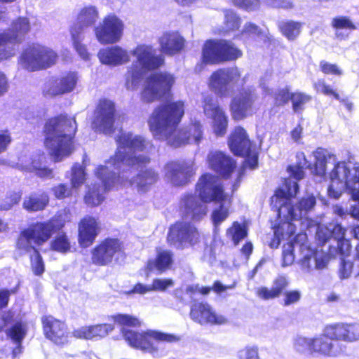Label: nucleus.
Here are the masks:
<instances>
[{"label": "nucleus", "instance_id": "nucleus-1", "mask_svg": "<svg viewBox=\"0 0 359 359\" xmlns=\"http://www.w3.org/2000/svg\"><path fill=\"white\" fill-rule=\"evenodd\" d=\"M118 147L114 157L104 165H99L95 174L102 185L89 187L84 200L89 205H98L104 201V194L118 184H127L136 189L140 194L147 192L158 180V173L152 168L141 170L136 177L128 181L125 167H142L150 162L146 154L152 144L140 135L121 132L116 139Z\"/></svg>", "mask_w": 359, "mask_h": 359}, {"label": "nucleus", "instance_id": "nucleus-2", "mask_svg": "<svg viewBox=\"0 0 359 359\" xmlns=\"http://www.w3.org/2000/svg\"><path fill=\"white\" fill-rule=\"evenodd\" d=\"M345 229L337 222L327 225H318L316 236L323 244L328 242V252L317 251L312 249L307 243L305 233H299L290 243L283 245L282 266L286 267L293 264L294 255L293 251L298 249L302 258L298 262L304 273H311L313 270L326 269L331 257L341 255L348 256L351 252L349 240L344 238Z\"/></svg>", "mask_w": 359, "mask_h": 359}, {"label": "nucleus", "instance_id": "nucleus-3", "mask_svg": "<svg viewBox=\"0 0 359 359\" xmlns=\"http://www.w3.org/2000/svg\"><path fill=\"white\" fill-rule=\"evenodd\" d=\"M299 190L297 182L288 178L285 180L282 187L279 188L271 197V206L276 208L282 222L273 226L274 238L270 243L271 248H277L282 239H289L295 232L296 221L304 228H311L316 224L309 219V215L314 210L316 198L313 194H307L295 204L291 202V198L296 196Z\"/></svg>", "mask_w": 359, "mask_h": 359}, {"label": "nucleus", "instance_id": "nucleus-4", "mask_svg": "<svg viewBox=\"0 0 359 359\" xmlns=\"http://www.w3.org/2000/svg\"><path fill=\"white\" fill-rule=\"evenodd\" d=\"M184 113V104L182 101L167 102L158 106L148 121L154 137L165 140L175 147L189 143L198 144L203 136L199 121H194L176 130Z\"/></svg>", "mask_w": 359, "mask_h": 359}, {"label": "nucleus", "instance_id": "nucleus-5", "mask_svg": "<svg viewBox=\"0 0 359 359\" xmlns=\"http://www.w3.org/2000/svg\"><path fill=\"white\" fill-rule=\"evenodd\" d=\"M196 189L201 200L194 195H186L182 199L183 217L185 219L200 220L207 213L205 203L218 202L219 208H215L211 215L215 231H217L219 224L229 216V201L224 193L222 183L217 177L205 174L200 178Z\"/></svg>", "mask_w": 359, "mask_h": 359}, {"label": "nucleus", "instance_id": "nucleus-6", "mask_svg": "<svg viewBox=\"0 0 359 359\" xmlns=\"http://www.w3.org/2000/svg\"><path fill=\"white\" fill-rule=\"evenodd\" d=\"M76 130L74 118L65 115L49 119L45 125V145L55 161H62L73 151V137Z\"/></svg>", "mask_w": 359, "mask_h": 359}, {"label": "nucleus", "instance_id": "nucleus-7", "mask_svg": "<svg viewBox=\"0 0 359 359\" xmlns=\"http://www.w3.org/2000/svg\"><path fill=\"white\" fill-rule=\"evenodd\" d=\"M331 183L327 192L330 197L339 198L344 191L351 194L354 201L359 202V166L352 168L346 162L338 163L330 173ZM352 217L359 219V205L351 206ZM355 238L359 240V225L353 230Z\"/></svg>", "mask_w": 359, "mask_h": 359}, {"label": "nucleus", "instance_id": "nucleus-8", "mask_svg": "<svg viewBox=\"0 0 359 359\" xmlns=\"http://www.w3.org/2000/svg\"><path fill=\"white\" fill-rule=\"evenodd\" d=\"M131 54L135 57L136 60L127 68L125 86L128 90H134L140 86L145 72L161 67L164 58L157 55L152 46L144 44L137 45L131 51Z\"/></svg>", "mask_w": 359, "mask_h": 359}, {"label": "nucleus", "instance_id": "nucleus-9", "mask_svg": "<svg viewBox=\"0 0 359 359\" xmlns=\"http://www.w3.org/2000/svg\"><path fill=\"white\" fill-rule=\"evenodd\" d=\"M121 332L131 347L149 353L156 358L160 357L163 353L159 342L172 343L180 340L177 335L151 330L139 332L123 327Z\"/></svg>", "mask_w": 359, "mask_h": 359}, {"label": "nucleus", "instance_id": "nucleus-10", "mask_svg": "<svg viewBox=\"0 0 359 359\" xmlns=\"http://www.w3.org/2000/svg\"><path fill=\"white\" fill-rule=\"evenodd\" d=\"M61 227L62 225L54 219L32 224L20 233L17 241V249L22 255L29 252L34 254V250H37L33 244L41 245Z\"/></svg>", "mask_w": 359, "mask_h": 359}, {"label": "nucleus", "instance_id": "nucleus-11", "mask_svg": "<svg viewBox=\"0 0 359 359\" xmlns=\"http://www.w3.org/2000/svg\"><path fill=\"white\" fill-rule=\"evenodd\" d=\"M315 158V163L313 167L311 164L306 160L304 153L299 152L297 154V165H290L287 168V171L290 173L292 179L296 182L302 180L304 177V172L303 169L304 168H309L311 172L314 175L323 177L326 172V164L327 163H333L335 166L343 161L336 163L337 158L334 154L330 153L327 149L323 148H318L313 152ZM334 169L332 170V171Z\"/></svg>", "mask_w": 359, "mask_h": 359}, {"label": "nucleus", "instance_id": "nucleus-12", "mask_svg": "<svg viewBox=\"0 0 359 359\" xmlns=\"http://www.w3.org/2000/svg\"><path fill=\"white\" fill-rule=\"evenodd\" d=\"M57 60V53L50 48L39 43H32L23 50L18 65L29 72L50 67Z\"/></svg>", "mask_w": 359, "mask_h": 359}, {"label": "nucleus", "instance_id": "nucleus-13", "mask_svg": "<svg viewBox=\"0 0 359 359\" xmlns=\"http://www.w3.org/2000/svg\"><path fill=\"white\" fill-rule=\"evenodd\" d=\"M241 72L237 67L220 69L211 75L210 88L218 95L229 96L234 88L243 86L245 77L241 79Z\"/></svg>", "mask_w": 359, "mask_h": 359}, {"label": "nucleus", "instance_id": "nucleus-14", "mask_svg": "<svg viewBox=\"0 0 359 359\" xmlns=\"http://www.w3.org/2000/svg\"><path fill=\"white\" fill-rule=\"evenodd\" d=\"M29 29L28 19L19 18L13 22L10 31L0 33V61L15 55V44L20 43Z\"/></svg>", "mask_w": 359, "mask_h": 359}, {"label": "nucleus", "instance_id": "nucleus-15", "mask_svg": "<svg viewBox=\"0 0 359 359\" xmlns=\"http://www.w3.org/2000/svg\"><path fill=\"white\" fill-rule=\"evenodd\" d=\"M241 51L225 40H208L203 48V60L206 63L234 60L240 57Z\"/></svg>", "mask_w": 359, "mask_h": 359}, {"label": "nucleus", "instance_id": "nucleus-16", "mask_svg": "<svg viewBox=\"0 0 359 359\" xmlns=\"http://www.w3.org/2000/svg\"><path fill=\"white\" fill-rule=\"evenodd\" d=\"M175 82V79L168 73H155L147 78L142 98L144 101L150 102L158 100L170 90Z\"/></svg>", "mask_w": 359, "mask_h": 359}, {"label": "nucleus", "instance_id": "nucleus-17", "mask_svg": "<svg viewBox=\"0 0 359 359\" xmlns=\"http://www.w3.org/2000/svg\"><path fill=\"white\" fill-rule=\"evenodd\" d=\"M123 27L121 20L115 15H109L95 27L94 31L100 43L109 44L116 43L121 39Z\"/></svg>", "mask_w": 359, "mask_h": 359}, {"label": "nucleus", "instance_id": "nucleus-18", "mask_svg": "<svg viewBox=\"0 0 359 359\" xmlns=\"http://www.w3.org/2000/svg\"><path fill=\"white\" fill-rule=\"evenodd\" d=\"M198 232L196 227L187 222H177L170 228L168 241L178 249L194 245L198 242Z\"/></svg>", "mask_w": 359, "mask_h": 359}, {"label": "nucleus", "instance_id": "nucleus-19", "mask_svg": "<svg viewBox=\"0 0 359 359\" xmlns=\"http://www.w3.org/2000/svg\"><path fill=\"white\" fill-rule=\"evenodd\" d=\"M114 103L107 99L100 100L95 111L92 128L100 133H109L115 121Z\"/></svg>", "mask_w": 359, "mask_h": 359}, {"label": "nucleus", "instance_id": "nucleus-20", "mask_svg": "<svg viewBox=\"0 0 359 359\" xmlns=\"http://www.w3.org/2000/svg\"><path fill=\"white\" fill-rule=\"evenodd\" d=\"M257 100V95L252 88H243L233 98L230 109L233 118L241 120L251 114L254 111V103Z\"/></svg>", "mask_w": 359, "mask_h": 359}, {"label": "nucleus", "instance_id": "nucleus-21", "mask_svg": "<svg viewBox=\"0 0 359 359\" xmlns=\"http://www.w3.org/2000/svg\"><path fill=\"white\" fill-rule=\"evenodd\" d=\"M203 108L205 115L212 119L214 133L217 136L226 133L228 119L217 100L210 95H203Z\"/></svg>", "mask_w": 359, "mask_h": 359}, {"label": "nucleus", "instance_id": "nucleus-22", "mask_svg": "<svg viewBox=\"0 0 359 359\" xmlns=\"http://www.w3.org/2000/svg\"><path fill=\"white\" fill-rule=\"evenodd\" d=\"M79 81L78 74L69 72L60 77L49 80L44 86L43 94L46 97H53L73 91Z\"/></svg>", "mask_w": 359, "mask_h": 359}, {"label": "nucleus", "instance_id": "nucleus-23", "mask_svg": "<svg viewBox=\"0 0 359 359\" xmlns=\"http://www.w3.org/2000/svg\"><path fill=\"white\" fill-rule=\"evenodd\" d=\"M191 319L201 325H222L227 323V318L217 313L207 303H194L190 311Z\"/></svg>", "mask_w": 359, "mask_h": 359}, {"label": "nucleus", "instance_id": "nucleus-24", "mask_svg": "<svg viewBox=\"0 0 359 359\" xmlns=\"http://www.w3.org/2000/svg\"><path fill=\"white\" fill-rule=\"evenodd\" d=\"M195 171L194 162H169L164 167L165 176L175 186L186 184Z\"/></svg>", "mask_w": 359, "mask_h": 359}, {"label": "nucleus", "instance_id": "nucleus-25", "mask_svg": "<svg viewBox=\"0 0 359 359\" xmlns=\"http://www.w3.org/2000/svg\"><path fill=\"white\" fill-rule=\"evenodd\" d=\"M122 253L120 241L117 239H106L92 251V262L97 265H107L113 257Z\"/></svg>", "mask_w": 359, "mask_h": 359}, {"label": "nucleus", "instance_id": "nucleus-26", "mask_svg": "<svg viewBox=\"0 0 359 359\" xmlns=\"http://www.w3.org/2000/svg\"><path fill=\"white\" fill-rule=\"evenodd\" d=\"M43 332L47 339L57 345H63L69 341V334L64 322L51 316L42 318Z\"/></svg>", "mask_w": 359, "mask_h": 359}, {"label": "nucleus", "instance_id": "nucleus-27", "mask_svg": "<svg viewBox=\"0 0 359 359\" xmlns=\"http://www.w3.org/2000/svg\"><path fill=\"white\" fill-rule=\"evenodd\" d=\"M325 332L330 339L354 342L359 340V323H335L326 327Z\"/></svg>", "mask_w": 359, "mask_h": 359}, {"label": "nucleus", "instance_id": "nucleus-28", "mask_svg": "<svg viewBox=\"0 0 359 359\" xmlns=\"http://www.w3.org/2000/svg\"><path fill=\"white\" fill-rule=\"evenodd\" d=\"M210 168L223 177H229L234 171L236 161L229 155L220 151H211L208 155Z\"/></svg>", "mask_w": 359, "mask_h": 359}, {"label": "nucleus", "instance_id": "nucleus-29", "mask_svg": "<svg viewBox=\"0 0 359 359\" xmlns=\"http://www.w3.org/2000/svg\"><path fill=\"white\" fill-rule=\"evenodd\" d=\"M97 57L102 64L111 67L120 66L130 60V53L119 46L100 49Z\"/></svg>", "mask_w": 359, "mask_h": 359}, {"label": "nucleus", "instance_id": "nucleus-30", "mask_svg": "<svg viewBox=\"0 0 359 359\" xmlns=\"http://www.w3.org/2000/svg\"><path fill=\"white\" fill-rule=\"evenodd\" d=\"M114 329L113 325L107 323L86 325L74 329L72 335L76 339L97 341L106 337Z\"/></svg>", "mask_w": 359, "mask_h": 359}, {"label": "nucleus", "instance_id": "nucleus-31", "mask_svg": "<svg viewBox=\"0 0 359 359\" xmlns=\"http://www.w3.org/2000/svg\"><path fill=\"white\" fill-rule=\"evenodd\" d=\"M173 262V254L170 250H157L155 258L149 259L145 266L147 276L149 273L162 274L170 269Z\"/></svg>", "mask_w": 359, "mask_h": 359}, {"label": "nucleus", "instance_id": "nucleus-32", "mask_svg": "<svg viewBox=\"0 0 359 359\" xmlns=\"http://www.w3.org/2000/svg\"><path fill=\"white\" fill-rule=\"evenodd\" d=\"M45 159L43 154H36L28 159L25 156L20 157L19 163L23 169L34 172L39 177L51 178L53 177V171L46 166Z\"/></svg>", "mask_w": 359, "mask_h": 359}, {"label": "nucleus", "instance_id": "nucleus-33", "mask_svg": "<svg viewBox=\"0 0 359 359\" xmlns=\"http://www.w3.org/2000/svg\"><path fill=\"white\" fill-rule=\"evenodd\" d=\"M229 146L231 151L236 155L249 154L252 144L248 138L246 131L241 127H236L229 139Z\"/></svg>", "mask_w": 359, "mask_h": 359}, {"label": "nucleus", "instance_id": "nucleus-34", "mask_svg": "<svg viewBox=\"0 0 359 359\" xmlns=\"http://www.w3.org/2000/svg\"><path fill=\"white\" fill-rule=\"evenodd\" d=\"M327 332L313 338L312 354L325 357H336L340 354L341 349L339 344L331 341Z\"/></svg>", "mask_w": 359, "mask_h": 359}, {"label": "nucleus", "instance_id": "nucleus-35", "mask_svg": "<svg viewBox=\"0 0 359 359\" xmlns=\"http://www.w3.org/2000/svg\"><path fill=\"white\" fill-rule=\"evenodd\" d=\"M289 285L290 280L287 276L278 275L273 280L271 288L261 286L257 289L256 294L258 297L264 300L273 299L283 294L284 290Z\"/></svg>", "mask_w": 359, "mask_h": 359}, {"label": "nucleus", "instance_id": "nucleus-36", "mask_svg": "<svg viewBox=\"0 0 359 359\" xmlns=\"http://www.w3.org/2000/svg\"><path fill=\"white\" fill-rule=\"evenodd\" d=\"M98 234V224L92 217H86L79 224V243L83 248L90 245Z\"/></svg>", "mask_w": 359, "mask_h": 359}, {"label": "nucleus", "instance_id": "nucleus-37", "mask_svg": "<svg viewBox=\"0 0 359 359\" xmlns=\"http://www.w3.org/2000/svg\"><path fill=\"white\" fill-rule=\"evenodd\" d=\"M98 18L99 13L95 6H86L79 11L76 22L72 29H78L83 32L84 34H87L88 28L95 23Z\"/></svg>", "mask_w": 359, "mask_h": 359}, {"label": "nucleus", "instance_id": "nucleus-38", "mask_svg": "<svg viewBox=\"0 0 359 359\" xmlns=\"http://www.w3.org/2000/svg\"><path fill=\"white\" fill-rule=\"evenodd\" d=\"M159 43L163 53L174 55L183 48L184 40L177 32H166L160 37Z\"/></svg>", "mask_w": 359, "mask_h": 359}, {"label": "nucleus", "instance_id": "nucleus-39", "mask_svg": "<svg viewBox=\"0 0 359 359\" xmlns=\"http://www.w3.org/2000/svg\"><path fill=\"white\" fill-rule=\"evenodd\" d=\"M6 334L17 344V346L13 350V355L15 358L22 352L21 343L26 335V330L21 323H16L6 330Z\"/></svg>", "mask_w": 359, "mask_h": 359}, {"label": "nucleus", "instance_id": "nucleus-40", "mask_svg": "<svg viewBox=\"0 0 359 359\" xmlns=\"http://www.w3.org/2000/svg\"><path fill=\"white\" fill-rule=\"evenodd\" d=\"M313 87L317 93H322L325 95H332L336 100L341 102L348 111H351L353 104L346 98H341L339 95L332 89V88L327 84L323 79H318L313 83Z\"/></svg>", "mask_w": 359, "mask_h": 359}, {"label": "nucleus", "instance_id": "nucleus-41", "mask_svg": "<svg viewBox=\"0 0 359 359\" xmlns=\"http://www.w3.org/2000/svg\"><path fill=\"white\" fill-rule=\"evenodd\" d=\"M48 203V196L43 193L41 194H32L25 198L23 203L24 208L29 211H39L43 210Z\"/></svg>", "mask_w": 359, "mask_h": 359}, {"label": "nucleus", "instance_id": "nucleus-42", "mask_svg": "<svg viewBox=\"0 0 359 359\" xmlns=\"http://www.w3.org/2000/svg\"><path fill=\"white\" fill-rule=\"evenodd\" d=\"M71 36L74 47L78 54L82 59L85 60H88L90 55L86 47L82 44V41L84 40L86 34H84L83 32L78 29H71Z\"/></svg>", "mask_w": 359, "mask_h": 359}, {"label": "nucleus", "instance_id": "nucleus-43", "mask_svg": "<svg viewBox=\"0 0 359 359\" xmlns=\"http://www.w3.org/2000/svg\"><path fill=\"white\" fill-rule=\"evenodd\" d=\"M278 27L288 40H294L300 34L302 24L291 20L281 21L278 23Z\"/></svg>", "mask_w": 359, "mask_h": 359}, {"label": "nucleus", "instance_id": "nucleus-44", "mask_svg": "<svg viewBox=\"0 0 359 359\" xmlns=\"http://www.w3.org/2000/svg\"><path fill=\"white\" fill-rule=\"evenodd\" d=\"M226 236L236 245L241 240L247 236V229L245 225L234 222L232 226L226 230Z\"/></svg>", "mask_w": 359, "mask_h": 359}, {"label": "nucleus", "instance_id": "nucleus-45", "mask_svg": "<svg viewBox=\"0 0 359 359\" xmlns=\"http://www.w3.org/2000/svg\"><path fill=\"white\" fill-rule=\"evenodd\" d=\"M293 348L299 353L312 354L313 338L297 336L293 339Z\"/></svg>", "mask_w": 359, "mask_h": 359}, {"label": "nucleus", "instance_id": "nucleus-46", "mask_svg": "<svg viewBox=\"0 0 359 359\" xmlns=\"http://www.w3.org/2000/svg\"><path fill=\"white\" fill-rule=\"evenodd\" d=\"M311 100V97L303 93H294L291 94L292 109L294 112L299 113L304 109V105Z\"/></svg>", "mask_w": 359, "mask_h": 359}, {"label": "nucleus", "instance_id": "nucleus-47", "mask_svg": "<svg viewBox=\"0 0 359 359\" xmlns=\"http://www.w3.org/2000/svg\"><path fill=\"white\" fill-rule=\"evenodd\" d=\"M85 177L86 173L83 168L78 163L74 164L72 168L71 182L72 187L77 189L82 185L85 181Z\"/></svg>", "mask_w": 359, "mask_h": 359}, {"label": "nucleus", "instance_id": "nucleus-48", "mask_svg": "<svg viewBox=\"0 0 359 359\" xmlns=\"http://www.w3.org/2000/svg\"><path fill=\"white\" fill-rule=\"evenodd\" d=\"M51 248L60 252H67L70 248V243L67 236L62 233L56 236L51 243Z\"/></svg>", "mask_w": 359, "mask_h": 359}, {"label": "nucleus", "instance_id": "nucleus-49", "mask_svg": "<svg viewBox=\"0 0 359 359\" xmlns=\"http://www.w3.org/2000/svg\"><path fill=\"white\" fill-rule=\"evenodd\" d=\"M114 321L121 325L136 327L140 325V320L128 314H117L112 316Z\"/></svg>", "mask_w": 359, "mask_h": 359}, {"label": "nucleus", "instance_id": "nucleus-50", "mask_svg": "<svg viewBox=\"0 0 359 359\" xmlns=\"http://www.w3.org/2000/svg\"><path fill=\"white\" fill-rule=\"evenodd\" d=\"M224 16L226 31L234 30L239 27L241 19L235 12L231 10H226Z\"/></svg>", "mask_w": 359, "mask_h": 359}, {"label": "nucleus", "instance_id": "nucleus-51", "mask_svg": "<svg viewBox=\"0 0 359 359\" xmlns=\"http://www.w3.org/2000/svg\"><path fill=\"white\" fill-rule=\"evenodd\" d=\"M283 305L289 306L298 303L302 298V292L298 290H291L283 293Z\"/></svg>", "mask_w": 359, "mask_h": 359}, {"label": "nucleus", "instance_id": "nucleus-52", "mask_svg": "<svg viewBox=\"0 0 359 359\" xmlns=\"http://www.w3.org/2000/svg\"><path fill=\"white\" fill-rule=\"evenodd\" d=\"M332 25L337 29L336 34L337 36L342 35L340 29H355V27L352 22L346 17H339L333 19Z\"/></svg>", "mask_w": 359, "mask_h": 359}, {"label": "nucleus", "instance_id": "nucleus-53", "mask_svg": "<svg viewBox=\"0 0 359 359\" xmlns=\"http://www.w3.org/2000/svg\"><path fill=\"white\" fill-rule=\"evenodd\" d=\"M236 6L246 11H253L259 8L260 0H230Z\"/></svg>", "mask_w": 359, "mask_h": 359}, {"label": "nucleus", "instance_id": "nucleus-54", "mask_svg": "<svg viewBox=\"0 0 359 359\" xmlns=\"http://www.w3.org/2000/svg\"><path fill=\"white\" fill-rule=\"evenodd\" d=\"M32 267L34 274L41 275L44 271V264L42 257L38 250H34V254L31 255Z\"/></svg>", "mask_w": 359, "mask_h": 359}, {"label": "nucleus", "instance_id": "nucleus-55", "mask_svg": "<svg viewBox=\"0 0 359 359\" xmlns=\"http://www.w3.org/2000/svg\"><path fill=\"white\" fill-rule=\"evenodd\" d=\"M174 281L170 278H155L151 285V291L163 292L167 288L172 287Z\"/></svg>", "mask_w": 359, "mask_h": 359}, {"label": "nucleus", "instance_id": "nucleus-56", "mask_svg": "<svg viewBox=\"0 0 359 359\" xmlns=\"http://www.w3.org/2000/svg\"><path fill=\"white\" fill-rule=\"evenodd\" d=\"M237 355L238 359H259L256 346H248L240 350Z\"/></svg>", "mask_w": 359, "mask_h": 359}, {"label": "nucleus", "instance_id": "nucleus-57", "mask_svg": "<svg viewBox=\"0 0 359 359\" xmlns=\"http://www.w3.org/2000/svg\"><path fill=\"white\" fill-rule=\"evenodd\" d=\"M320 70L325 74H332L335 76H341L343 74V71L336 64L328 62L325 60H322L320 62Z\"/></svg>", "mask_w": 359, "mask_h": 359}, {"label": "nucleus", "instance_id": "nucleus-58", "mask_svg": "<svg viewBox=\"0 0 359 359\" xmlns=\"http://www.w3.org/2000/svg\"><path fill=\"white\" fill-rule=\"evenodd\" d=\"M20 198L21 195L19 193H11L10 195L5 198L4 201L0 202V210H10L13 205L20 201Z\"/></svg>", "mask_w": 359, "mask_h": 359}, {"label": "nucleus", "instance_id": "nucleus-59", "mask_svg": "<svg viewBox=\"0 0 359 359\" xmlns=\"http://www.w3.org/2000/svg\"><path fill=\"white\" fill-rule=\"evenodd\" d=\"M353 269V263L344 259H341L339 276L341 279H346L350 277Z\"/></svg>", "mask_w": 359, "mask_h": 359}, {"label": "nucleus", "instance_id": "nucleus-60", "mask_svg": "<svg viewBox=\"0 0 359 359\" xmlns=\"http://www.w3.org/2000/svg\"><path fill=\"white\" fill-rule=\"evenodd\" d=\"M274 98L277 105H283L291 100V94L287 88L279 89L275 93Z\"/></svg>", "mask_w": 359, "mask_h": 359}, {"label": "nucleus", "instance_id": "nucleus-61", "mask_svg": "<svg viewBox=\"0 0 359 359\" xmlns=\"http://www.w3.org/2000/svg\"><path fill=\"white\" fill-rule=\"evenodd\" d=\"M211 291L210 287L200 286L198 284L189 285L186 289L187 294L190 295L199 292L202 294H208Z\"/></svg>", "mask_w": 359, "mask_h": 359}, {"label": "nucleus", "instance_id": "nucleus-62", "mask_svg": "<svg viewBox=\"0 0 359 359\" xmlns=\"http://www.w3.org/2000/svg\"><path fill=\"white\" fill-rule=\"evenodd\" d=\"M242 156H247L248 158L245 161V164L247 166L250 168L251 169H254L258 163L257 154L256 151V147L252 148L249 154H246L244 155H241Z\"/></svg>", "mask_w": 359, "mask_h": 359}, {"label": "nucleus", "instance_id": "nucleus-63", "mask_svg": "<svg viewBox=\"0 0 359 359\" xmlns=\"http://www.w3.org/2000/svg\"><path fill=\"white\" fill-rule=\"evenodd\" d=\"M53 191L56 198L60 199L68 196L70 194V189L67 185L61 184L55 187Z\"/></svg>", "mask_w": 359, "mask_h": 359}, {"label": "nucleus", "instance_id": "nucleus-64", "mask_svg": "<svg viewBox=\"0 0 359 359\" xmlns=\"http://www.w3.org/2000/svg\"><path fill=\"white\" fill-rule=\"evenodd\" d=\"M11 142V137L8 130H0V153L7 149Z\"/></svg>", "mask_w": 359, "mask_h": 359}]
</instances>
